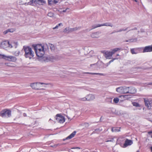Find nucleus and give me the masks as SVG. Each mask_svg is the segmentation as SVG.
Instances as JSON below:
<instances>
[{
  "instance_id": "nucleus-1",
  "label": "nucleus",
  "mask_w": 152,
  "mask_h": 152,
  "mask_svg": "<svg viewBox=\"0 0 152 152\" xmlns=\"http://www.w3.org/2000/svg\"><path fill=\"white\" fill-rule=\"evenodd\" d=\"M23 49L25 52L24 56L26 58L31 59L34 56V53L31 48L24 46Z\"/></svg>"
},
{
  "instance_id": "nucleus-2",
  "label": "nucleus",
  "mask_w": 152,
  "mask_h": 152,
  "mask_svg": "<svg viewBox=\"0 0 152 152\" xmlns=\"http://www.w3.org/2000/svg\"><path fill=\"white\" fill-rule=\"evenodd\" d=\"M11 115V111L7 109L1 111L0 113V116L3 117H10Z\"/></svg>"
},
{
  "instance_id": "nucleus-3",
  "label": "nucleus",
  "mask_w": 152,
  "mask_h": 152,
  "mask_svg": "<svg viewBox=\"0 0 152 152\" xmlns=\"http://www.w3.org/2000/svg\"><path fill=\"white\" fill-rule=\"evenodd\" d=\"M0 58H3L10 61L15 62L16 60V58L13 56H7L4 54H0Z\"/></svg>"
},
{
  "instance_id": "nucleus-4",
  "label": "nucleus",
  "mask_w": 152,
  "mask_h": 152,
  "mask_svg": "<svg viewBox=\"0 0 152 152\" xmlns=\"http://www.w3.org/2000/svg\"><path fill=\"white\" fill-rule=\"evenodd\" d=\"M8 47L10 48L13 47L12 45L10 44L8 41H5L0 42V48L5 49Z\"/></svg>"
},
{
  "instance_id": "nucleus-5",
  "label": "nucleus",
  "mask_w": 152,
  "mask_h": 152,
  "mask_svg": "<svg viewBox=\"0 0 152 152\" xmlns=\"http://www.w3.org/2000/svg\"><path fill=\"white\" fill-rule=\"evenodd\" d=\"M45 84L43 83L37 82L31 83L30 84L31 87L32 89L36 90H39L40 89L41 86L40 84Z\"/></svg>"
},
{
  "instance_id": "nucleus-6",
  "label": "nucleus",
  "mask_w": 152,
  "mask_h": 152,
  "mask_svg": "<svg viewBox=\"0 0 152 152\" xmlns=\"http://www.w3.org/2000/svg\"><path fill=\"white\" fill-rule=\"evenodd\" d=\"M32 46L34 47L35 51L38 50V49H45V50L48 49V45L46 44H45L43 46L40 44H37L36 45H33Z\"/></svg>"
},
{
  "instance_id": "nucleus-7",
  "label": "nucleus",
  "mask_w": 152,
  "mask_h": 152,
  "mask_svg": "<svg viewBox=\"0 0 152 152\" xmlns=\"http://www.w3.org/2000/svg\"><path fill=\"white\" fill-rule=\"evenodd\" d=\"M56 121L61 124L63 123L65 121L64 117L61 115L60 114H57L55 117Z\"/></svg>"
},
{
  "instance_id": "nucleus-8",
  "label": "nucleus",
  "mask_w": 152,
  "mask_h": 152,
  "mask_svg": "<svg viewBox=\"0 0 152 152\" xmlns=\"http://www.w3.org/2000/svg\"><path fill=\"white\" fill-rule=\"evenodd\" d=\"M45 49H38L35 51L37 56L39 57H42L45 54Z\"/></svg>"
},
{
  "instance_id": "nucleus-9",
  "label": "nucleus",
  "mask_w": 152,
  "mask_h": 152,
  "mask_svg": "<svg viewBox=\"0 0 152 152\" xmlns=\"http://www.w3.org/2000/svg\"><path fill=\"white\" fill-rule=\"evenodd\" d=\"M103 26H109L112 27L113 26V25L112 24L108 23H106L101 24H98L97 25H94L92 26V28L89 30L90 31L97 27Z\"/></svg>"
},
{
  "instance_id": "nucleus-10",
  "label": "nucleus",
  "mask_w": 152,
  "mask_h": 152,
  "mask_svg": "<svg viewBox=\"0 0 152 152\" xmlns=\"http://www.w3.org/2000/svg\"><path fill=\"white\" fill-rule=\"evenodd\" d=\"M144 102L145 106L148 109L152 107V99H148V98H144Z\"/></svg>"
},
{
  "instance_id": "nucleus-11",
  "label": "nucleus",
  "mask_w": 152,
  "mask_h": 152,
  "mask_svg": "<svg viewBox=\"0 0 152 152\" xmlns=\"http://www.w3.org/2000/svg\"><path fill=\"white\" fill-rule=\"evenodd\" d=\"M95 99L94 96L93 94H89L87 95L86 97L83 98L81 99L82 101H90L93 100Z\"/></svg>"
},
{
  "instance_id": "nucleus-12",
  "label": "nucleus",
  "mask_w": 152,
  "mask_h": 152,
  "mask_svg": "<svg viewBox=\"0 0 152 152\" xmlns=\"http://www.w3.org/2000/svg\"><path fill=\"white\" fill-rule=\"evenodd\" d=\"M152 52V45L145 46L143 49L142 52L145 53Z\"/></svg>"
},
{
  "instance_id": "nucleus-13",
  "label": "nucleus",
  "mask_w": 152,
  "mask_h": 152,
  "mask_svg": "<svg viewBox=\"0 0 152 152\" xmlns=\"http://www.w3.org/2000/svg\"><path fill=\"white\" fill-rule=\"evenodd\" d=\"M104 54L105 55V57L107 59H111V57L113 56V55L110 51H107L105 52Z\"/></svg>"
},
{
  "instance_id": "nucleus-14",
  "label": "nucleus",
  "mask_w": 152,
  "mask_h": 152,
  "mask_svg": "<svg viewBox=\"0 0 152 152\" xmlns=\"http://www.w3.org/2000/svg\"><path fill=\"white\" fill-rule=\"evenodd\" d=\"M132 143V141L131 140H129L127 139L125 141L124 144L125 147H126L129 145H130Z\"/></svg>"
},
{
  "instance_id": "nucleus-15",
  "label": "nucleus",
  "mask_w": 152,
  "mask_h": 152,
  "mask_svg": "<svg viewBox=\"0 0 152 152\" xmlns=\"http://www.w3.org/2000/svg\"><path fill=\"white\" fill-rule=\"evenodd\" d=\"M100 33L99 32H96L92 33L91 35V36L92 38H98L99 36V34Z\"/></svg>"
},
{
  "instance_id": "nucleus-16",
  "label": "nucleus",
  "mask_w": 152,
  "mask_h": 152,
  "mask_svg": "<svg viewBox=\"0 0 152 152\" xmlns=\"http://www.w3.org/2000/svg\"><path fill=\"white\" fill-rule=\"evenodd\" d=\"M76 132L75 131L73 132L69 136L66 138L65 139H64V140H65L67 139H70L74 137L76 133Z\"/></svg>"
},
{
  "instance_id": "nucleus-17",
  "label": "nucleus",
  "mask_w": 152,
  "mask_h": 152,
  "mask_svg": "<svg viewBox=\"0 0 152 152\" xmlns=\"http://www.w3.org/2000/svg\"><path fill=\"white\" fill-rule=\"evenodd\" d=\"M129 87H126L125 86L123 87V94L129 93Z\"/></svg>"
},
{
  "instance_id": "nucleus-18",
  "label": "nucleus",
  "mask_w": 152,
  "mask_h": 152,
  "mask_svg": "<svg viewBox=\"0 0 152 152\" xmlns=\"http://www.w3.org/2000/svg\"><path fill=\"white\" fill-rule=\"evenodd\" d=\"M116 91L118 93L121 94L123 93V87L121 86L116 88Z\"/></svg>"
},
{
  "instance_id": "nucleus-19",
  "label": "nucleus",
  "mask_w": 152,
  "mask_h": 152,
  "mask_svg": "<svg viewBox=\"0 0 152 152\" xmlns=\"http://www.w3.org/2000/svg\"><path fill=\"white\" fill-rule=\"evenodd\" d=\"M136 90L133 87H129V93L133 94L136 92Z\"/></svg>"
},
{
  "instance_id": "nucleus-20",
  "label": "nucleus",
  "mask_w": 152,
  "mask_h": 152,
  "mask_svg": "<svg viewBox=\"0 0 152 152\" xmlns=\"http://www.w3.org/2000/svg\"><path fill=\"white\" fill-rule=\"evenodd\" d=\"M49 5H53L56 4L58 2L57 0H48Z\"/></svg>"
},
{
  "instance_id": "nucleus-21",
  "label": "nucleus",
  "mask_w": 152,
  "mask_h": 152,
  "mask_svg": "<svg viewBox=\"0 0 152 152\" xmlns=\"http://www.w3.org/2000/svg\"><path fill=\"white\" fill-rule=\"evenodd\" d=\"M121 50V48H114V49L112 50L111 51L112 54L113 55L116 52L119 51L120 50Z\"/></svg>"
},
{
  "instance_id": "nucleus-22",
  "label": "nucleus",
  "mask_w": 152,
  "mask_h": 152,
  "mask_svg": "<svg viewBox=\"0 0 152 152\" xmlns=\"http://www.w3.org/2000/svg\"><path fill=\"white\" fill-rule=\"evenodd\" d=\"M121 128L113 127L112 129V131L113 132H117L120 131Z\"/></svg>"
},
{
  "instance_id": "nucleus-23",
  "label": "nucleus",
  "mask_w": 152,
  "mask_h": 152,
  "mask_svg": "<svg viewBox=\"0 0 152 152\" xmlns=\"http://www.w3.org/2000/svg\"><path fill=\"white\" fill-rule=\"evenodd\" d=\"M5 65L10 67H15V64L10 63H5Z\"/></svg>"
},
{
  "instance_id": "nucleus-24",
  "label": "nucleus",
  "mask_w": 152,
  "mask_h": 152,
  "mask_svg": "<svg viewBox=\"0 0 152 152\" xmlns=\"http://www.w3.org/2000/svg\"><path fill=\"white\" fill-rule=\"evenodd\" d=\"M86 73L87 74H90L91 75H104V74L103 73H91V72H86Z\"/></svg>"
},
{
  "instance_id": "nucleus-25",
  "label": "nucleus",
  "mask_w": 152,
  "mask_h": 152,
  "mask_svg": "<svg viewBox=\"0 0 152 152\" xmlns=\"http://www.w3.org/2000/svg\"><path fill=\"white\" fill-rule=\"evenodd\" d=\"M48 46L50 47V49L51 50H54L55 49V46L53 44L50 43L48 44Z\"/></svg>"
},
{
  "instance_id": "nucleus-26",
  "label": "nucleus",
  "mask_w": 152,
  "mask_h": 152,
  "mask_svg": "<svg viewBox=\"0 0 152 152\" xmlns=\"http://www.w3.org/2000/svg\"><path fill=\"white\" fill-rule=\"evenodd\" d=\"M131 51L132 54H136L138 53L137 50L133 48L131 49Z\"/></svg>"
},
{
  "instance_id": "nucleus-27",
  "label": "nucleus",
  "mask_w": 152,
  "mask_h": 152,
  "mask_svg": "<svg viewBox=\"0 0 152 152\" xmlns=\"http://www.w3.org/2000/svg\"><path fill=\"white\" fill-rule=\"evenodd\" d=\"M118 59V58H113L112 60H111L110 61L108 62L106 64V65L107 66H108L113 61L116 59Z\"/></svg>"
},
{
  "instance_id": "nucleus-28",
  "label": "nucleus",
  "mask_w": 152,
  "mask_h": 152,
  "mask_svg": "<svg viewBox=\"0 0 152 152\" xmlns=\"http://www.w3.org/2000/svg\"><path fill=\"white\" fill-rule=\"evenodd\" d=\"M80 28L79 27H77L73 28H70L69 31H71V32H72V31L77 30L78 29H80Z\"/></svg>"
},
{
  "instance_id": "nucleus-29",
  "label": "nucleus",
  "mask_w": 152,
  "mask_h": 152,
  "mask_svg": "<svg viewBox=\"0 0 152 152\" xmlns=\"http://www.w3.org/2000/svg\"><path fill=\"white\" fill-rule=\"evenodd\" d=\"M37 3L39 4H42L45 3V1L43 0H38L37 1Z\"/></svg>"
},
{
  "instance_id": "nucleus-30",
  "label": "nucleus",
  "mask_w": 152,
  "mask_h": 152,
  "mask_svg": "<svg viewBox=\"0 0 152 152\" xmlns=\"http://www.w3.org/2000/svg\"><path fill=\"white\" fill-rule=\"evenodd\" d=\"M132 104L133 106L136 107H140V104L136 102H133L132 103Z\"/></svg>"
},
{
  "instance_id": "nucleus-31",
  "label": "nucleus",
  "mask_w": 152,
  "mask_h": 152,
  "mask_svg": "<svg viewBox=\"0 0 152 152\" xmlns=\"http://www.w3.org/2000/svg\"><path fill=\"white\" fill-rule=\"evenodd\" d=\"M69 29H70V28H65L64 30V32H65V33H66L71 32V31H69Z\"/></svg>"
},
{
  "instance_id": "nucleus-32",
  "label": "nucleus",
  "mask_w": 152,
  "mask_h": 152,
  "mask_svg": "<svg viewBox=\"0 0 152 152\" xmlns=\"http://www.w3.org/2000/svg\"><path fill=\"white\" fill-rule=\"evenodd\" d=\"M62 25V24L61 23H60L57 25L55 27L53 28V29H58V26H59Z\"/></svg>"
},
{
  "instance_id": "nucleus-33",
  "label": "nucleus",
  "mask_w": 152,
  "mask_h": 152,
  "mask_svg": "<svg viewBox=\"0 0 152 152\" xmlns=\"http://www.w3.org/2000/svg\"><path fill=\"white\" fill-rule=\"evenodd\" d=\"M129 27H127L126 28H125V29H122V28H121L119 30H118L117 31H115V32H121L122 31H126L128 28Z\"/></svg>"
},
{
  "instance_id": "nucleus-34",
  "label": "nucleus",
  "mask_w": 152,
  "mask_h": 152,
  "mask_svg": "<svg viewBox=\"0 0 152 152\" xmlns=\"http://www.w3.org/2000/svg\"><path fill=\"white\" fill-rule=\"evenodd\" d=\"M137 39L134 38V39H129V42H136L137 41Z\"/></svg>"
},
{
  "instance_id": "nucleus-35",
  "label": "nucleus",
  "mask_w": 152,
  "mask_h": 152,
  "mask_svg": "<svg viewBox=\"0 0 152 152\" xmlns=\"http://www.w3.org/2000/svg\"><path fill=\"white\" fill-rule=\"evenodd\" d=\"M20 53L19 51H16L13 54L16 56H18L19 55Z\"/></svg>"
},
{
  "instance_id": "nucleus-36",
  "label": "nucleus",
  "mask_w": 152,
  "mask_h": 152,
  "mask_svg": "<svg viewBox=\"0 0 152 152\" xmlns=\"http://www.w3.org/2000/svg\"><path fill=\"white\" fill-rule=\"evenodd\" d=\"M119 100V99L118 98H115L113 99V102L115 103H117L118 102Z\"/></svg>"
},
{
  "instance_id": "nucleus-37",
  "label": "nucleus",
  "mask_w": 152,
  "mask_h": 152,
  "mask_svg": "<svg viewBox=\"0 0 152 152\" xmlns=\"http://www.w3.org/2000/svg\"><path fill=\"white\" fill-rule=\"evenodd\" d=\"M53 14L52 12H49L48 14V16L50 17H52L53 16Z\"/></svg>"
},
{
  "instance_id": "nucleus-38",
  "label": "nucleus",
  "mask_w": 152,
  "mask_h": 152,
  "mask_svg": "<svg viewBox=\"0 0 152 152\" xmlns=\"http://www.w3.org/2000/svg\"><path fill=\"white\" fill-rule=\"evenodd\" d=\"M13 44L14 45V46L15 47V48H16L18 46V42H14L13 43Z\"/></svg>"
},
{
  "instance_id": "nucleus-39",
  "label": "nucleus",
  "mask_w": 152,
  "mask_h": 152,
  "mask_svg": "<svg viewBox=\"0 0 152 152\" xmlns=\"http://www.w3.org/2000/svg\"><path fill=\"white\" fill-rule=\"evenodd\" d=\"M8 31L9 32H13L14 31V29H8Z\"/></svg>"
},
{
  "instance_id": "nucleus-40",
  "label": "nucleus",
  "mask_w": 152,
  "mask_h": 152,
  "mask_svg": "<svg viewBox=\"0 0 152 152\" xmlns=\"http://www.w3.org/2000/svg\"><path fill=\"white\" fill-rule=\"evenodd\" d=\"M113 139H110V140L106 141V142H113Z\"/></svg>"
},
{
  "instance_id": "nucleus-41",
  "label": "nucleus",
  "mask_w": 152,
  "mask_h": 152,
  "mask_svg": "<svg viewBox=\"0 0 152 152\" xmlns=\"http://www.w3.org/2000/svg\"><path fill=\"white\" fill-rule=\"evenodd\" d=\"M37 0H31V4H33V3H35V2L37 1Z\"/></svg>"
},
{
  "instance_id": "nucleus-42",
  "label": "nucleus",
  "mask_w": 152,
  "mask_h": 152,
  "mask_svg": "<svg viewBox=\"0 0 152 152\" xmlns=\"http://www.w3.org/2000/svg\"><path fill=\"white\" fill-rule=\"evenodd\" d=\"M137 29V27H134V28L129 30V31H131V30H136Z\"/></svg>"
},
{
  "instance_id": "nucleus-43",
  "label": "nucleus",
  "mask_w": 152,
  "mask_h": 152,
  "mask_svg": "<svg viewBox=\"0 0 152 152\" xmlns=\"http://www.w3.org/2000/svg\"><path fill=\"white\" fill-rule=\"evenodd\" d=\"M8 32H9L8 31V29L6 31H4V34H7Z\"/></svg>"
},
{
  "instance_id": "nucleus-44",
  "label": "nucleus",
  "mask_w": 152,
  "mask_h": 152,
  "mask_svg": "<svg viewBox=\"0 0 152 152\" xmlns=\"http://www.w3.org/2000/svg\"><path fill=\"white\" fill-rule=\"evenodd\" d=\"M69 9L68 8H66V9L65 10H63V11H62V12H66L67 11V10H68Z\"/></svg>"
},
{
  "instance_id": "nucleus-45",
  "label": "nucleus",
  "mask_w": 152,
  "mask_h": 152,
  "mask_svg": "<svg viewBox=\"0 0 152 152\" xmlns=\"http://www.w3.org/2000/svg\"><path fill=\"white\" fill-rule=\"evenodd\" d=\"M130 96V95H125L123 96H124V98H126V97L128 96Z\"/></svg>"
},
{
  "instance_id": "nucleus-46",
  "label": "nucleus",
  "mask_w": 152,
  "mask_h": 152,
  "mask_svg": "<svg viewBox=\"0 0 152 152\" xmlns=\"http://www.w3.org/2000/svg\"><path fill=\"white\" fill-rule=\"evenodd\" d=\"M23 115L24 117H26L27 116L26 114L25 113H24L23 114Z\"/></svg>"
},
{
  "instance_id": "nucleus-47",
  "label": "nucleus",
  "mask_w": 152,
  "mask_h": 152,
  "mask_svg": "<svg viewBox=\"0 0 152 152\" xmlns=\"http://www.w3.org/2000/svg\"><path fill=\"white\" fill-rule=\"evenodd\" d=\"M148 85H152V82H150L147 84Z\"/></svg>"
},
{
  "instance_id": "nucleus-48",
  "label": "nucleus",
  "mask_w": 152,
  "mask_h": 152,
  "mask_svg": "<svg viewBox=\"0 0 152 152\" xmlns=\"http://www.w3.org/2000/svg\"><path fill=\"white\" fill-rule=\"evenodd\" d=\"M150 149L151 151V152H152V146L150 147Z\"/></svg>"
},
{
  "instance_id": "nucleus-49",
  "label": "nucleus",
  "mask_w": 152,
  "mask_h": 152,
  "mask_svg": "<svg viewBox=\"0 0 152 152\" xmlns=\"http://www.w3.org/2000/svg\"><path fill=\"white\" fill-rule=\"evenodd\" d=\"M115 31H113L112 32V34H113V33H115V32H115Z\"/></svg>"
},
{
  "instance_id": "nucleus-50",
  "label": "nucleus",
  "mask_w": 152,
  "mask_h": 152,
  "mask_svg": "<svg viewBox=\"0 0 152 152\" xmlns=\"http://www.w3.org/2000/svg\"><path fill=\"white\" fill-rule=\"evenodd\" d=\"M129 40H126V42H129Z\"/></svg>"
},
{
  "instance_id": "nucleus-51",
  "label": "nucleus",
  "mask_w": 152,
  "mask_h": 152,
  "mask_svg": "<svg viewBox=\"0 0 152 152\" xmlns=\"http://www.w3.org/2000/svg\"><path fill=\"white\" fill-rule=\"evenodd\" d=\"M137 152H140V150H138L137 151Z\"/></svg>"
},
{
  "instance_id": "nucleus-52",
  "label": "nucleus",
  "mask_w": 152,
  "mask_h": 152,
  "mask_svg": "<svg viewBox=\"0 0 152 152\" xmlns=\"http://www.w3.org/2000/svg\"><path fill=\"white\" fill-rule=\"evenodd\" d=\"M119 56V55L118 54H117L116 55V56Z\"/></svg>"
},
{
  "instance_id": "nucleus-53",
  "label": "nucleus",
  "mask_w": 152,
  "mask_h": 152,
  "mask_svg": "<svg viewBox=\"0 0 152 152\" xmlns=\"http://www.w3.org/2000/svg\"><path fill=\"white\" fill-rule=\"evenodd\" d=\"M76 148H78V149H80V148H79V147H77Z\"/></svg>"
},
{
  "instance_id": "nucleus-54",
  "label": "nucleus",
  "mask_w": 152,
  "mask_h": 152,
  "mask_svg": "<svg viewBox=\"0 0 152 152\" xmlns=\"http://www.w3.org/2000/svg\"><path fill=\"white\" fill-rule=\"evenodd\" d=\"M67 117L68 118V119H69V118L68 117Z\"/></svg>"
},
{
  "instance_id": "nucleus-55",
  "label": "nucleus",
  "mask_w": 152,
  "mask_h": 152,
  "mask_svg": "<svg viewBox=\"0 0 152 152\" xmlns=\"http://www.w3.org/2000/svg\"><path fill=\"white\" fill-rule=\"evenodd\" d=\"M151 137L152 138V135H151Z\"/></svg>"
}]
</instances>
